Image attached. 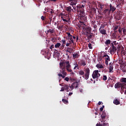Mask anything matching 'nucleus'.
Returning <instances> with one entry per match:
<instances>
[{
    "label": "nucleus",
    "instance_id": "obj_1",
    "mask_svg": "<svg viewBox=\"0 0 126 126\" xmlns=\"http://www.w3.org/2000/svg\"><path fill=\"white\" fill-rule=\"evenodd\" d=\"M121 82L115 84V88H121L122 92H125V89H126V78H122L121 79Z\"/></svg>",
    "mask_w": 126,
    "mask_h": 126
},
{
    "label": "nucleus",
    "instance_id": "obj_2",
    "mask_svg": "<svg viewBox=\"0 0 126 126\" xmlns=\"http://www.w3.org/2000/svg\"><path fill=\"white\" fill-rule=\"evenodd\" d=\"M83 3V4L81 5L80 4H78L76 6L77 9H76V12H80V14H84V7L85 6V3H86L87 1L86 0H83L82 1Z\"/></svg>",
    "mask_w": 126,
    "mask_h": 126
},
{
    "label": "nucleus",
    "instance_id": "obj_3",
    "mask_svg": "<svg viewBox=\"0 0 126 126\" xmlns=\"http://www.w3.org/2000/svg\"><path fill=\"white\" fill-rule=\"evenodd\" d=\"M101 76V74L99 72V70H94L92 74V77L94 79H95L96 81H98V78Z\"/></svg>",
    "mask_w": 126,
    "mask_h": 126
},
{
    "label": "nucleus",
    "instance_id": "obj_4",
    "mask_svg": "<svg viewBox=\"0 0 126 126\" xmlns=\"http://www.w3.org/2000/svg\"><path fill=\"white\" fill-rule=\"evenodd\" d=\"M85 75L83 76V78L86 80H87L89 78V75H90V69L89 68H86L85 70Z\"/></svg>",
    "mask_w": 126,
    "mask_h": 126
},
{
    "label": "nucleus",
    "instance_id": "obj_5",
    "mask_svg": "<svg viewBox=\"0 0 126 126\" xmlns=\"http://www.w3.org/2000/svg\"><path fill=\"white\" fill-rule=\"evenodd\" d=\"M68 1L69 2H70V5H72L73 9L75 11H76L77 7L74 5H76V3H77L78 0H68Z\"/></svg>",
    "mask_w": 126,
    "mask_h": 126
},
{
    "label": "nucleus",
    "instance_id": "obj_6",
    "mask_svg": "<svg viewBox=\"0 0 126 126\" xmlns=\"http://www.w3.org/2000/svg\"><path fill=\"white\" fill-rule=\"evenodd\" d=\"M66 74L67 73L65 72V70L61 69L58 75L59 77H62L63 79L65 77Z\"/></svg>",
    "mask_w": 126,
    "mask_h": 126
},
{
    "label": "nucleus",
    "instance_id": "obj_7",
    "mask_svg": "<svg viewBox=\"0 0 126 126\" xmlns=\"http://www.w3.org/2000/svg\"><path fill=\"white\" fill-rule=\"evenodd\" d=\"M106 117H107V114L106 112L103 111L100 116V117L101 118V119H100L101 123L102 122H106Z\"/></svg>",
    "mask_w": 126,
    "mask_h": 126
},
{
    "label": "nucleus",
    "instance_id": "obj_8",
    "mask_svg": "<svg viewBox=\"0 0 126 126\" xmlns=\"http://www.w3.org/2000/svg\"><path fill=\"white\" fill-rule=\"evenodd\" d=\"M108 52L110 53L111 55H112V54H115V53L117 52V47L115 46L110 47Z\"/></svg>",
    "mask_w": 126,
    "mask_h": 126
},
{
    "label": "nucleus",
    "instance_id": "obj_9",
    "mask_svg": "<svg viewBox=\"0 0 126 126\" xmlns=\"http://www.w3.org/2000/svg\"><path fill=\"white\" fill-rule=\"evenodd\" d=\"M80 16L79 18L80 19V21H86V17H85V13H84V14H80Z\"/></svg>",
    "mask_w": 126,
    "mask_h": 126
},
{
    "label": "nucleus",
    "instance_id": "obj_10",
    "mask_svg": "<svg viewBox=\"0 0 126 126\" xmlns=\"http://www.w3.org/2000/svg\"><path fill=\"white\" fill-rule=\"evenodd\" d=\"M83 29H85L87 34H90L91 33V28L89 27H83Z\"/></svg>",
    "mask_w": 126,
    "mask_h": 126
},
{
    "label": "nucleus",
    "instance_id": "obj_11",
    "mask_svg": "<svg viewBox=\"0 0 126 126\" xmlns=\"http://www.w3.org/2000/svg\"><path fill=\"white\" fill-rule=\"evenodd\" d=\"M66 34H67L68 38L70 40V41H69V43H72L73 44L74 42H73V36L70 34V32H66Z\"/></svg>",
    "mask_w": 126,
    "mask_h": 126
},
{
    "label": "nucleus",
    "instance_id": "obj_12",
    "mask_svg": "<svg viewBox=\"0 0 126 126\" xmlns=\"http://www.w3.org/2000/svg\"><path fill=\"white\" fill-rule=\"evenodd\" d=\"M64 64H65V62H62L60 63V69L65 70V66L64 65Z\"/></svg>",
    "mask_w": 126,
    "mask_h": 126
},
{
    "label": "nucleus",
    "instance_id": "obj_13",
    "mask_svg": "<svg viewBox=\"0 0 126 126\" xmlns=\"http://www.w3.org/2000/svg\"><path fill=\"white\" fill-rule=\"evenodd\" d=\"M101 124L97 123L96 125V126H109V124L108 123H106V122H102Z\"/></svg>",
    "mask_w": 126,
    "mask_h": 126
},
{
    "label": "nucleus",
    "instance_id": "obj_14",
    "mask_svg": "<svg viewBox=\"0 0 126 126\" xmlns=\"http://www.w3.org/2000/svg\"><path fill=\"white\" fill-rule=\"evenodd\" d=\"M103 13L104 15H110L111 13V11L109 9L106 8L105 9V10H104Z\"/></svg>",
    "mask_w": 126,
    "mask_h": 126
},
{
    "label": "nucleus",
    "instance_id": "obj_15",
    "mask_svg": "<svg viewBox=\"0 0 126 126\" xmlns=\"http://www.w3.org/2000/svg\"><path fill=\"white\" fill-rule=\"evenodd\" d=\"M65 9H66V11H67L68 13H71V11H73V12H74L73 9L71 8V6H70L66 7L65 8Z\"/></svg>",
    "mask_w": 126,
    "mask_h": 126
},
{
    "label": "nucleus",
    "instance_id": "obj_16",
    "mask_svg": "<svg viewBox=\"0 0 126 126\" xmlns=\"http://www.w3.org/2000/svg\"><path fill=\"white\" fill-rule=\"evenodd\" d=\"M116 9H117V8L115 6H113L112 4H110L109 9V10H110V12L113 13V12H114Z\"/></svg>",
    "mask_w": 126,
    "mask_h": 126
},
{
    "label": "nucleus",
    "instance_id": "obj_17",
    "mask_svg": "<svg viewBox=\"0 0 126 126\" xmlns=\"http://www.w3.org/2000/svg\"><path fill=\"white\" fill-rule=\"evenodd\" d=\"M99 32L100 34H102V35H106L107 34V31H106L105 29H99Z\"/></svg>",
    "mask_w": 126,
    "mask_h": 126
},
{
    "label": "nucleus",
    "instance_id": "obj_18",
    "mask_svg": "<svg viewBox=\"0 0 126 126\" xmlns=\"http://www.w3.org/2000/svg\"><path fill=\"white\" fill-rule=\"evenodd\" d=\"M113 103L115 105H120V104H121V102L120 101V99H116L114 100Z\"/></svg>",
    "mask_w": 126,
    "mask_h": 126
},
{
    "label": "nucleus",
    "instance_id": "obj_19",
    "mask_svg": "<svg viewBox=\"0 0 126 126\" xmlns=\"http://www.w3.org/2000/svg\"><path fill=\"white\" fill-rule=\"evenodd\" d=\"M109 72H113V70L114 69V66H113V64H109Z\"/></svg>",
    "mask_w": 126,
    "mask_h": 126
},
{
    "label": "nucleus",
    "instance_id": "obj_20",
    "mask_svg": "<svg viewBox=\"0 0 126 126\" xmlns=\"http://www.w3.org/2000/svg\"><path fill=\"white\" fill-rule=\"evenodd\" d=\"M105 64H106V65H108L109 62L111 61V59H110V56H107V57H106L105 58Z\"/></svg>",
    "mask_w": 126,
    "mask_h": 126
},
{
    "label": "nucleus",
    "instance_id": "obj_21",
    "mask_svg": "<svg viewBox=\"0 0 126 126\" xmlns=\"http://www.w3.org/2000/svg\"><path fill=\"white\" fill-rule=\"evenodd\" d=\"M80 64L81 65H83V66H85V65H86V62H85V61L82 60H81V63Z\"/></svg>",
    "mask_w": 126,
    "mask_h": 126
},
{
    "label": "nucleus",
    "instance_id": "obj_22",
    "mask_svg": "<svg viewBox=\"0 0 126 126\" xmlns=\"http://www.w3.org/2000/svg\"><path fill=\"white\" fill-rule=\"evenodd\" d=\"M64 90H67L66 92H69V91L68 90V89H69V86L67 85H65L64 86Z\"/></svg>",
    "mask_w": 126,
    "mask_h": 126
},
{
    "label": "nucleus",
    "instance_id": "obj_23",
    "mask_svg": "<svg viewBox=\"0 0 126 126\" xmlns=\"http://www.w3.org/2000/svg\"><path fill=\"white\" fill-rule=\"evenodd\" d=\"M78 86H79V84L77 82H74V87H75V89L78 88Z\"/></svg>",
    "mask_w": 126,
    "mask_h": 126
},
{
    "label": "nucleus",
    "instance_id": "obj_24",
    "mask_svg": "<svg viewBox=\"0 0 126 126\" xmlns=\"http://www.w3.org/2000/svg\"><path fill=\"white\" fill-rule=\"evenodd\" d=\"M104 43L105 45H107V46H108V45H110L111 44V40L107 39Z\"/></svg>",
    "mask_w": 126,
    "mask_h": 126
},
{
    "label": "nucleus",
    "instance_id": "obj_25",
    "mask_svg": "<svg viewBox=\"0 0 126 126\" xmlns=\"http://www.w3.org/2000/svg\"><path fill=\"white\" fill-rule=\"evenodd\" d=\"M104 5H103L102 4H99L98 5V7H99V8H100V9L102 11H103V10H104Z\"/></svg>",
    "mask_w": 126,
    "mask_h": 126
},
{
    "label": "nucleus",
    "instance_id": "obj_26",
    "mask_svg": "<svg viewBox=\"0 0 126 126\" xmlns=\"http://www.w3.org/2000/svg\"><path fill=\"white\" fill-rule=\"evenodd\" d=\"M79 57V56L77 53H75L73 55V59H78Z\"/></svg>",
    "mask_w": 126,
    "mask_h": 126
},
{
    "label": "nucleus",
    "instance_id": "obj_27",
    "mask_svg": "<svg viewBox=\"0 0 126 126\" xmlns=\"http://www.w3.org/2000/svg\"><path fill=\"white\" fill-rule=\"evenodd\" d=\"M74 65H75V66L73 68V69H76V68H77V69H79V67H78V64H77V63H74Z\"/></svg>",
    "mask_w": 126,
    "mask_h": 126
},
{
    "label": "nucleus",
    "instance_id": "obj_28",
    "mask_svg": "<svg viewBox=\"0 0 126 126\" xmlns=\"http://www.w3.org/2000/svg\"><path fill=\"white\" fill-rule=\"evenodd\" d=\"M123 28H122L121 27H119V30H118V32H119V33L122 35V33H123Z\"/></svg>",
    "mask_w": 126,
    "mask_h": 126
},
{
    "label": "nucleus",
    "instance_id": "obj_29",
    "mask_svg": "<svg viewBox=\"0 0 126 126\" xmlns=\"http://www.w3.org/2000/svg\"><path fill=\"white\" fill-rule=\"evenodd\" d=\"M96 66L97 67V68H103L104 66L102 65L101 64H97L96 65Z\"/></svg>",
    "mask_w": 126,
    "mask_h": 126
},
{
    "label": "nucleus",
    "instance_id": "obj_30",
    "mask_svg": "<svg viewBox=\"0 0 126 126\" xmlns=\"http://www.w3.org/2000/svg\"><path fill=\"white\" fill-rule=\"evenodd\" d=\"M61 43H57L55 44V48H56V49H58L61 47Z\"/></svg>",
    "mask_w": 126,
    "mask_h": 126
},
{
    "label": "nucleus",
    "instance_id": "obj_31",
    "mask_svg": "<svg viewBox=\"0 0 126 126\" xmlns=\"http://www.w3.org/2000/svg\"><path fill=\"white\" fill-rule=\"evenodd\" d=\"M54 33L55 32V30H54V29H49L48 31H47V33Z\"/></svg>",
    "mask_w": 126,
    "mask_h": 126
},
{
    "label": "nucleus",
    "instance_id": "obj_32",
    "mask_svg": "<svg viewBox=\"0 0 126 126\" xmlns=\"http://www.w3.org/2000/svg\"><path fill=\"white\" fill-rule=\"evenodd\" d=\"M61 19H62V20L63 21H64V22H66V23H68V20L65 19V18L64 17H62Z\"/></svg>",
    "mask_w": 126,
    "mask_h": 126
},
{
    "label": "nucleus",
    "instance_id": "obj_33",
    "mask_svg": "<svg viewBox=\"0 0 126 126\" xmlns=\"http://www.w3.org/2000/svg\"><path fill=\"white\" fill-rule=\"evenodd\" d=\"M79 74H80V75H84V71L80 70L79 71Z\"/></svg>",
    "mask_w": 126,
    "mask_h": 126
},
{
    "label": "nucleus",
    "instance_id": "obj_34",
    "mask_svg": "<svg viewBox=\"0 0 126 126\" xmlns=\"http://www.w3.org/2000/svg\"><path fill=\"white\" fill-rule=\"evenodd\" d=\"M62 102H63V103H64V104H66L67 103H68V100L63 99H62Z\"/></svg>",
    "mask_w": 126,
    "mask_h": 126
},
{
    "label": "nucleus",
    "instance_id": "obj_35",
    "mask_svg": "<svg viewBox=\"0 0 126 126\" xmlns=\"http://www.w3.org/2000/svg\"><path fill=\"white\" fill-rule=\"evenodd\" d=\"M71 67V65L70 64H66L65 68H70Z\"/></svg>",
    "mask_w": 126,
    "mask_h": 126
},
{
    "label": "nucleus",
    "instance_id": "obj_36",
    "mask_svg": "<svg viewBox=\"0 0 126 126\" xmlns=\"http://www.w3.org/2000/svg\"><path fill=\"white\" fill-rule=\"evenodd\" d=\"M119 28V26H116L113 27V31H116V30H118V29Z\"/></svg>",
    "mask_w": 126,
    "mask_h": 126
},
{
    "label": "nucleus",
    "instance_id": "obj_37",
    "mask_svg": "<svg viewBox=\"0 0 126 126\" xmlns=\"http://www.w3.org/2000/svg\"><path fill=\"white\" fill-rule=\"evenodd\" d=\"M123 32L124 36L126 35V29H125V28H123Z\"/></svg>",
    "mask_w": 126,
    "mask_h": 126
},
{
    "label": "nucleus",
    "instance_id": "obj_38",
    "mask_svg": "<svg viewBox=\"0 0 126 126\" xmlns=\"http://www.w3.org/2000/svg\"><path fill=\"white\" fill-rule=\"evenodd\" d=\"M118 63L119 64H124V61L122 60L119 61Z\"/></svg>",
    "mask_w": 126,
    "mask_h": 126
},
{
    "label": "nucleus",
    "instance_id": "obj_39",
    "mask_svg": "<svg viewBox=\"0 0 126 126\" xmlns=\"http://www.w3.org/2000/svg\"><path fill=\"white\" fill-rule=\"evenodd\" d=\"M84 22H85V21H79L80 25H85V24H84Z\"/></svg>",
    "mask_w": 126,
    "mask_h": 126
},
{
    "label": "nucleus",
    "instance_id": "obj_40",
    "mask_svg": "<svg viewBox=\"0 0 126 126\" xmlns=\"http://www.w3.org/2000/svg\"><path fill=\"white\" fill-rule=\"evenodd\" d=\"M66 69L68 71V72H72V70L70 69V68H67Z\"/></svg>",
    "mask_w": 126,
    "mask_h": 126
},
{
    "label": "nucleus",
    "instance_id": "obj_41",
    "mask_svg": "<svg viewBox=\"0 0 126 126\" xmlns=\"http://www.w3.org/2000/svg\"><path fill=\"white\" fill-rule=\"evenodd\" d=\"M55 48V46L54 44H52L51 46L50 47V49L51 50V51H53V49Z\"/></svg>",
    "mask_w": 126,
    "mask_h": 126
},
{
    "label": "nucleus",
    "instance_id": "obj_42",
    "mask_svg": "<svg viewBox=\"0 0 126 126\" xmlns=\"http://www.w3.org/2000/svg\"><path fill=\"white\" fill-rule=\"evenodd\" d=\"M102 79L103 80L106 81V80L107 79V76L103 75L102 77Z\"/></svg>",
    "mask_w": 126,
    "mask_h": 126
},
{
    "label": "nucleus",
    "instance_id": "obj_43",
    "mask_svg": "<svg viewBox=\"0 0 126 126\" xmlns=\"http://www.w3.org/2000/svg\"><path fill=\"white\" fill-rule=\"evenodd\" d=\"M41 19L42 20V21H45L46 20V17H45V16H42L41 17Z\"/></svg>",
    "mask_w": 126,
    "mask_h": 126
},
{
    "label": "nucleus",
    "instance_id": "obj_44",
    "mask_svg": "<svg viewBox=\"0 0 126 126\" xmlns=\"http://www.w3.org/2000/svg\"><path fill=\"white\" fill-rule=\"evenodd\" d=\"M64 27V26L63 25H62V26H60L59 27H58V29H63V28Z\"/></svg>",
    "mask_w": 126,
    "mask_h": 126
},
{
    "label": "nucleus",
    "instance_id": "obj_45",
    "mask_svg": "<svg viewBox=\"0 0 126 126\" xmlns=\"http://www.w3.org/2000/svg\"><path fill=\"white\" fill-rule=\"evenodd\" d=\"M92 38V34H90V35H88V40H90Z\"/></svg>",
    "mask_w": 126,
    "mask_h": 126
},
{
    "label": "nucleus",
    "instance_id": "obj_46",
    "mask_svg": "<svg viewBox=\"0 0 126 126\" xmlns=\"http://www.w3.org/2000/svg\"><path fill=\"white\" fill-rule=\"evenodd\" d=\"M105 28V26L103 25H101L99 29H104Z\"/></svg>",
    "mask_w": 126,
    "mask_h": 126
},
{
    "label": "nucleus",
    "instance_id": "obj_47",
    "mask_svg": "<svg viewBox=\"0 0 126 126\" xmlns=\"http://www.w3.org/2000/svg\"><path fill=\"white\" fill-rule=\"evenodd\" d=\"M64 80H65V81H67V82H68V81H69V78L66 77L64 78Z\"/></svg>",
    "mask_w": 126,
    "mask_h": 126
},
{
    "label": "nucleus",
    "instance_id": "obj_48",
    "mask_svg": "<svg viewBox=\"0 0 126 126\" xmlns=\"http://www.w3.org/2000/svg\"><path fill=\"white\" fill-rule=\"evenodd\" d=\"M104 108H105V106L103 105L102 107L100 108V112H103V110H104Z\"/></svg>",
    "mask_w": 126,
    "mask_h": 126
},
{
    "label": "nucleus",
    "instance_id": "obj_49",
    "mask_svg": "<svg viewBox=\"0 0 126 126\" xmlns=\"http://www.w3.org/2000/svg\"><path fill=\"white\" fill-rule=\"evenodd\" d=\"M88 46H89V49H92V48H93V47H92V44L89 43V44H88Z\"/></svg>",
    "mask_w": 126,
    "mask_h": 126
},
{
    "label": "nucleus",
    "instance_id": "obj_50",
    "mask_svg": "<svg viewBox=\"0 0 126 126\" xmlns=\"http://www.w3.org/2000/svg\"><path fill=\"white\" fill-rule=\"evenodd\" d=\"M114 33H113V35H114V36L117 35V33H118V31H114Z\"/></svg>",
    "mask_w": 126,
    "mask_h": 126
},
{
    "label": "nucleus",
    "instance_id": "obj_51",
    "mask_svg": "<svg viewBox=\"0 0 126 126\" xmlns=\"http://www.w3.org/2000/svg\"><path fill=\"white\" fill-rule=\"evenodd\" d=\"M70 80H71L72 81V82H73V81H75V79H74V78H70Z\"/></svg>",
    "mask_w": 126,
    "mask_h": 126
},
{
    "label": "nucleus",
    "instance_id": "obj_52",
    "mask_svg": "<svg viewBox=\"0 0 126 126\" xmlns=\"http://www.w3.org/2000/svg\"><path fill=\"white\" fill-rule=\"evenodd\" d=\"M111 47H115V45L114 44V43L113 42H110V44Z\"/></svg>",
    "mask_w": 126,
    "mask_h": 126
},
{
    "label": "nucleus",
    "instance_id": "obj_53",
    "mask_svg": "<svg viewBox=\"0 0 126 126\" xmlns=\"http://www.w3.org/2000/svg\"><path fill=\"white\" fill-rule=\"evenodd\" d=\"M112 43H113L114 46H117V45H118V43H117V41H114Z\"/></svg>",
    "mask_w": 126,
    "mask_h": 126
},
{
    "label": "nucleus",
    "instance_id": "obj_54",
    "mask_svg": "<svg viewBox=\"0 0 126 126\" xmlns=\"http://www.w3.org/2000/svg\"><path fill=\"white\" fill-rule=\"evenodd\" d=\"M61 41L62 42L63 44H65V40L64 39H62Z\"/></svg>",
    "mask_w": 126,
    "mask_h": 126
},
{
    "label": "nucleus",
    "instance_id": "obj_55",
    "mask_svg": "<svg viewBox=\"0 0 126 126\" xmlns=\"http://www.w3.org/2000/svg\"><path fill=\"white\" fill-rule=\"evenodd\" d=\"M73 87H74V83L72 84V85L70 87V88H73Z\"/></svg>",
    "mask_w": 126,
    "mask_h": 126
},
{
    "label": "nucleus",
    "instance_id": "obj_56",
    "mask_svg": "<svg viewBox=\"0 0 126 126\" xmlns=\"http://www.w3.org/2000/svg\"><path fill=\"white\" fill-rule=\"evenodd\" d=\"M94 28L95 30H96L97 29V25H94Z\"/></svg>",
    "mask_w": 126,
    "mask_h": 126
},
{
    "label": "nucleus",
    "instance_id": "obj_57",
    "mask_svg": "<svg viewBox=\"0 0 126 126\" xmlns=\"http://www.w3.org/2000/svg\"><path fill=\"white\" fill-rule=\"evenodd\" d=\"M108 57H109V56L107 54H105L104 55H103V58H107Z\"/></svg>",
    "mask_w": 126,
    "mask_h": 126
},
{
    "label": "nucleus",
    "instance_id": "obj_58",
    "mask_svg": "<svg viewBox=\"0 0 126 126\" xmlns=\"http://www.w3.org/2000/svg\"><path fill=\"white\" fill-rule=\"evenodd\" d=\"M44 21H45V24H49V21L45 20Z\"/></svg>",
    "mask_w": 126,
    "mask_h": 126
},
{
    "label": "nucleus",
    "instance_id": "obj_59",
    "mask_svg": "<svg viewBox=\"0 0 126 126\" xmlns=\"http://www.w3.org/2000/svg\"><path fill=\"white\" fill-rule=\"evenodd\" d=\"M49 19H50L49 24H51V23L52 22V20H53V18L51 17V18H49Z\"/></svg>",
    "mask_w": 126,
    "mask_h": 126
},
{
    "label": "nucleus",
    "instance_id": "obj_60",
    "mask_svg": "<svg viewBox=\"0 0 126 126\" xmlns=\"http://www.w3.org/2000/svg\"><path fill=\"white\" fill-rule=\"evenodd\" d=\"M64 87L61 88V90L60 91H64Z\"/></svg>",
    "mask_w": 126,
    "mask_h": 126
},
{
    "label": "nucleus",
    "instance_id": "obj_61",
    "mask_svg": "<svg viewBox=\"0 0 126 126\" xmlns=\"http://www.w3.org/2000/svg\"><path fill=\"white\" fill-rule=\"evenodd\" d=\"M65 63H66V64H69V61L65 62Z\"/></svg>",
    "mask_w": 126,
    "mask_h": 126
},
{
    "label": "nucleus",
    "instance_id": "obj_62",
    "mask_svg": "<svg viewBox=\"0 0 126 126\" xmlns=\"http://www.w3.org/2000/svg\"><path fill=\"white\" fill-rule=\"evenodd\" d=\"M45 11H48L49 10V8H45Z\"/></svg>",
    "mask_w": 126,
    "mask_h": 126
},
{
    "label": "nucleus",
    "instance_id": "obj_63",
    "mask_svg": "<svg viewBox=\"0 0 126 126\" xmlns=\"http://www.w3.org/2000/svg\"><path fill=\"white\" fill-rule=\"evenodd\" d=\"M69 45H70V43H66V47H69Z\"/></svg>",
    "mask_w": 126,
    "mask_h": 126
},
{
    "label": "nucleus",
    "instance_id": "obj_64",
    "mask_svg": "<svg viewBox=\"0 0 126 126\" xmlns=\"http://www.w3.org/2000/svg\"><path fill=\"white\" fill-rule=\"evenodd\" d=\"M98 104V105H101V104H102V102L99 101Z\"/></svg>",
    "mask_w": 126,
    "mask_h": 126
}]
</instances>
